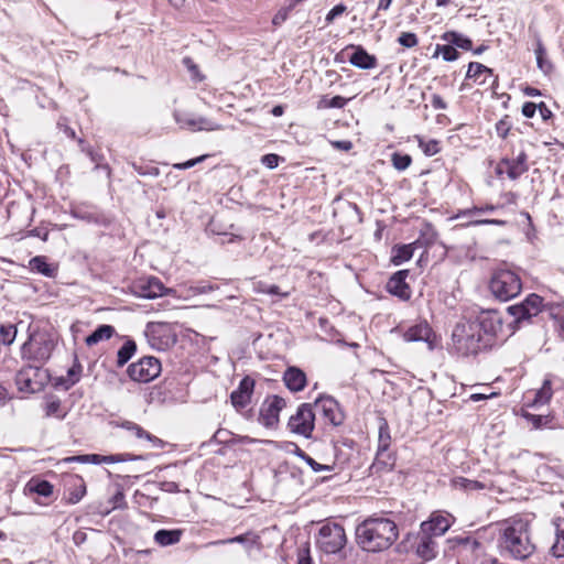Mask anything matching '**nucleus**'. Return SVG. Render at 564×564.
Here are the masks:
<instances>
[{
    "label": "nucleus",
    "mask_w": 564,
    "mask_h": 564,
    "mask_svg": "<svg viewBox=\"0 0 564 564\" xmlns=\"http://www.w3.org/2000/svg\"><path fill=\"white\" fill-rule=\"evenodd\" d=\"M531 533V522L522 516L518 514L503 520L499 524L498 539L501 552L514 560L529 558L535 551Z\"/></svg>",
    "instance_id": "1"
},
{
    "label": "nucleus",
    "mask_w": 564,
    "mask_h": 564,
    "mask_svg": "<svg viewBox=\"0 0 564 564\" xmlns=\"http://www.w3.org/2000/svg\"><path fill=\"white\" fill-rule=\"evenodd\" d=\"M356 543L367 552L388 550L399 538L397 523L386 517H369L356 528Z\"/></svg>",
    "instance_id": "2"
},
{
    "label": "nucleus",
    "mask_w": 564,
    "mask_h": 564,
    "mask_svg": "<svg viewBox=\"0 0 564 564\" xmlns=\"http://www.w3.org/2000/svg\"><path fill=\"white\" fill-rule=\"evenodd\" d=\"M453 350L462 356H476L479 352L489 349L486 340L479 334V328L471 321L457 323L452 334Z\"/></svg>",
    "instance_id": "3"
},
{
    "label": "nucleus",
    "mask_w": 564,
    "mask_h": 564,
    "mask_svg": "<svg viewBox=\"0 0 564 564\" xmlns=\"http://www.w3.org/2000/svg\"><path fill=\"white\" fill-rule=\"evenodd\" d=\"M523 143L521 140L518 149L511 145L509 152L496 163L495 175L497 178L501 181H518L529 171V154Z\"/></svg>",
    "instance_id": "4"
},
{
    "label": "nucleus",
    "mask_w": 564,
    "mask_h": 564,
    "mask_svg": "<svg viewBox=\"0 0 564 564\" xmlns=\"http://www.w3.org/2000/svg\"><path fill=\"white\" fill-rule=\"evenodd\" d=\"M489 290L496 299L507 302L521 293L522 281L517 272L499 268L490 278Z\"/></svg>",
    "instance_id": "5"
},
{
    "label": "nucleus",
    "mask_w": 564,
    "mask_h": 564,
    "mask_svg": "<svg viewBox=\"0 0 564 564\" xmlns=\"http://www.w3.org/2000/svg\"><path fill=\"white\" fill-rule=\"evenodd\" d=\"M347 544V535L344 527L337 522L324 523L316 536V546L325 554L339 553Z\"/></svg>",
    "instance_id": "6"
},
{
    "label": "nucleus",
    "mask_w": 564,
    "mask_h": 564,
    "mask_svg": "<svg viewBox=\"0 0 564 564\" xmlns=\"http://www.w3.org/2000/svg\"><path fill=\"white\" fill-rule=\"evenodd\" d=\"M144 336L153 349L162 351L170 349L177 341L173 324L166 322H149L145 325Z\"/></svg>",
    "instance_id": "7"
},
{
    "label": "nucleus",
    "mask_w": 564,
    "mask_h": 564,
    "mask_svg": "<svg viewBox=\"0 0 564 564\" xmlns=\"http://www.w3.org/2000/svg\"><path fill=\"white\" fill-rule=\"evenodd\" d=\"M315 411L312 403H302L290 416L288 429L291 433L311 438L315 429Z\"/></svg>",
    "instance_id": "8"
},
{
    "label": "nucleus",
    "mask_w": 564,
    "mask_h": 564,
    "mask_svg": "<svg viewBox=\"0 0 564 564\" xmlns=\"http://www.w3.org/2000/svg\"><path fill=\"white\" fill-rule=\"evenodd\" d=\"M127 373L131 380L137 382H150L161 373V362L155 357H143L131 364Z\"/></svg>",
    "instance_id": "9"
},
{
    "label": "nucleus",
    "mask_w": 564,
    "mask_h": 564,
    "mask_svg": "<svg viewBox=\"0 0 564 564\" xmlns=\"http://www.w3.org/2000/svg\"><path fill=\"white\" fill-rule=\"evenodd\" d=\"M471 322L478 326L479 334L486 340L488 348H491L496 343L498 333L502 330V322L498 313L486 312Z\"/></svg>",
    "instance_id": "10"
},
{
    "label": "nucleus",
    "mask_w": 564,
    "mask_h": 564,
    "mask_svg": "<svg viewBox=\"0 0 564 564\" xmlns=\"http://www.w3.org/2000/svg\"><path fill=\"white\" fill-rule=\"evenodd\" d=\"M542 308L543 297L531 293L521 303L509 306L508 312L514 317L516 322L520 323L538 316Z\"/></svg>",
    "instance_id": "11"
},
{
    "label": "nucleus",
    "mask_w": 564,
    "mask_h": 564,
    "mask_svg": "<svg viewBox=\"0 0 564 564\" xmlns=\"http://www.w3.org/2000/svg\"><path fill=\"white\" fill-rule=\"evenodd\" d=\"M286 406L284 398L273 394L268 395L259 412V422L265 427H274L280 421V412Z\"/></svg>",
    "instance_id": "12"
},
{
    "label": "nucleus",
    "mask_w": 564,
    "mask_h": 564,
    "mask_svg": "<svg viewBox=\"0 0 564 564\" xmlns=\"http://www.w3.org/2000/svg\"><path fill=\"white\" fill-rule=\"evenodd\" d=\"M312 404L315 414H321L327 423L334 426H338L343 423L344 414L340 411L338 402L333 397L321 395Z\"/></svg>",
    "instance_id": "13"
},
{
    "label": "nucleus",
    "mask_w": 564,
    "mask_h": 564,
    "mask_svg": "<svg viewBox=\"0 0 564 564\" xmlns=\"http://www.w3.org/2000/svg\"><path fill=\"white\" fill-rule=\"evenodd\" d=\"M132 289L135 295L145 299H154L163 296L173 292L167 289L159 278L148 276L135 280L132 284Z\"/></svg>",
    "instance_id": "14"
},
{
    "label": "nucleus",
    "mask_w": 564,
    "mask_h": 564,
    "mask_svg": "<svg viewBox=\"0 0 564 564\" xmlns=\"http://www.w3.org/2000/svg\"><path fill=\"white\" fill-rule=\"evenodd\" d=\"M256 381L250 376H245L236 390L230 393V402L237 412H242L252 401Z\"/></svg>",
    "instance_id": "15"
},
{
    "label": "nucleus",
    "mask_w": 564,
    "mask_h": 564,
    "mask_svg": "<svg viewBox=\"0 0 564 564\" xmlns=\"http://www.w3.org/2000/svg\"><path fill=\"white\" fill-rule=\"evenodd\" d=\"M466 82H471V85L494 87L498 82V76L494 74V69L479 62H470L467 67Z\"/></svg>",
    "instance_id": "16"
},
{
    "label": "nucleus",
    "mask_w": 564,
    "mask_h": 564,
    "mask_svg": "<svg viewBox=\"0 0 564 564\" xmlns=\"http://www.w3.org/2000/svg\"><path fill=\"white\" fill-rule=\"evenodd\" d=\"M410 275V271L399 270L394 272L388 280L386 290L391 295L398 297L400 301L406 302L412 297V289L410 284L406 282V279Z\"/></svg>",
    "instance_id": "17"
},
{
    "label": "nucleus",
    "mask_w": 564,
    "mask_h": 564,
    "mask_svg": "<svg viewBox=\"0 0 564 564\" xmlns=\"http://www.w3.org/2000/svg\"><path fill=\"white\" fill-rule=\"evenodd\" d=\"M402 337L405 341H424L433 349L436 344V334L426 321H420L408 327Z\"/></svg>",
    "instance_id": "18"
},
{
    "label": "nucleus",
    "mask_w": 564,
    "mask_h": 564,
    "mask_svg": "<svg viewBox=\"0 0 564 564\" xmlns=\"http://www.w3.org/2000/svg\"><path fill=\"white\" fill-rule=\"evenodd\" d=\"M348 51H352V53L348 55V61L355 67L360 69H372L378 66V58L375 55L369 54L364 46L348 44L340 53L347 54Z\"/></svg>",
    "instance_id": "19"
},
{
    "label": "nucleus",
    "mask_w": 564,
    "mask_h": 564,
    "mask_svg": "<svg viewBox=\"0 0 564 564\" xmlns=\"http://www.w3.org/2000/svg\"><path fill=\"white\" fill-rule=\"evenodd\" d=\"M397 464V452L394 449H377L375 459L370 465L371 475H382L394 469Z\"/></svg>",
    "instance_id": "20"
},
{
    "label": "nucleus",
    "mask_w": 564,
    "mask_h": 564,
    "mask_svg": "<svg viewBox=\"0 0 564 564\" xmlns=\"http://www.w3.org/2000/svg\"><path fill=\"white\" fill-rule=\"evenodd\" d=\"M65 494L64 498L68 505L79 502L86 495V484L79 475H67L64 478Z\"/></svg>",
    "instance_id": "21"
},
{
    "label": "nucleus",
    "mask_w": 564,
    "mask_h": 564,
    "mask_svg": "<svg viewBox=\"0 0 564 564\" xmlns=\"http://www.w3.org/2000/svg\"><path fill=\"white\" fill-rule=\"evenodd\" d=\"M282 381L286 389L293 393L303 391L307 387L306 373L296 366H289L282 375Z\"/></svg>",
    "instance_id": "22"
},
{
    "label": "nucleus",
    "mask_w": 564,
    "mask_h": 564,
    "mask_svg": "<svg viewBox=\"0 0 564 564\" xmlns=\"http://www.w3.org/2000/svg\"><path fill=\"white\" fill-rule=\"evenodd\" d=\"M553 395L552 382L544 380L538 390H529L523 398L524 408H539L549 403Z\"/></svg>",
    "instance_id": "23"
},
{
    "label": "nucleus",
    "mask_w": 564,
    "mask_h": 564,
    "mask_svg": "<svg viewBox=\"0 0 564 564\" xmlns=\"http://www.w3.org/2000/svg\"><path fill=\"white\" fill-rule=\"evenodd\" d=\"M218 543H220V544H232V543L242 544L246 552L249 554L253 551L261 552L264 549L260 533L254 532V531H248L243 534H239L234 538H229V539L219 541Z\"/></svg>",
    "instance_id": "24"
},
{
    "label": "nucleus",
    "mask_w": 564,
    "mask_h": 564,
    "mask_svg": "<svg viewBox=\"0 0 564 564\" xmlns=\"http://www.w3.org/2000/svg\"><path fill=\"white\" fill-rule=\"evenodd\" d=\"M119 426L127 430L128 432H130L131 435H133L138 440L147 441L151 448H162L164 446V443L162 440H160L155 435L149 433L142 426H140L139 424H137L132 421H128V420L122 421L119 424Z\"/></svg>",
    "instance_id": "25"
},
{
    "label": "nucleus",
    "mask_w": 564,
    "mask_h": 564,
    "mask_svg": "<svg viewBox=\"0 0 564 564\" xmlns=\"http://www.w3.org/2000/svg\"><path fill=\"white\" fill-rule=\"evenodd\" d=\"M131 457L128 454H116V455H99V454H91V455H78V456H70L65 458V462H78V463H93V464H115V463H121L130 459Z\"/></svg>",
    "instance_id": "26"
},
{
    "label": "nucleus",
    "mask_w": 564,
    "mask_h": 564,
    "mask_svg": "<svg viewBox=\"0 0 564 564\" xmlns=\"http://www.w3.org/2000/svg\"><path fill=\"white\" fill-rule=\"evenodd\" d=\"M451 486H452L453 489L460 490V491H464V492L479 491V490H485V489H491L492 488V484L491 482H486V481H480V480H473V479H468V478L463 477V476L454 477L451 480Z\"/></svg>",
    "instance_id": "27"
},
{
    "label": "nucleus",
    "mask_w": 564,
    "mask_h": 564,
    "mask_svg": "<svg viewBox=\"0 0 564 564\" xmlns=\"http://www.w3.org/2000/svg\"><path fill=\"white\" fill-rule=\"evenodd\" d=\"M420 246V241L416 240L414 242L408 245H395L391 250L390 261L394 265H401L402 263L412 259L415 249Z\"/></svg>",
    "instance_id": "28"
},
{
    "label": "nucleus",
    "mask_w": 564,
    "mask_h": 564,
    "mask_svg": "<svg viewBox=\"0 0 564 564\" xmlns=\"http://www.w3.org/2000/svg\"><path fill=\"white\" fill-rule=\"evenodd\" d=\"M35 378V369L32 364L23 367L15 376V384L20 392L33 393V379Z\"/></svg>",
    "instance_id": "29"
},
{
    "label": "nucleus",
    "mask_w": 564,
    "mask_h": 564,
    "mask_svg": "<svg viewBox=\"0 0 564 564\" xmlns=\"http://www.w3.org/2000/svg\"><path fill=\"white\" fill-rule=\"evenodd\" d=\"M535 57H536V66L546 76H550L554 72V65L551 59L547 57V51L540 37L535 41L534 48Z\"/></svg>",
    "instance_id": "30"
},
{
    "label": "nucleus",
    "mask_w": 564,
    "mask_h": 564,
    "mask_svg": "<svg viewBox=\"0 0 564 564\" xmlns=\"http://www.w3.org/2000/svg\"><path fill=\"white\" fill-rule=\"evenodd\" d=\"M116 334V329L112 325L102 324L99 325L89 336L86 337L85 344L88 347H93L100 341L109 340Z\"/></svg>",
    "instance_id": "31"
},
{
    "label": "nucleus",
    "mask_w": 564,
    "mask_h": 564,
    "mask_svg": "<svg viewBox=\"0 0 564 564\" xmlns=\"http://www.w3.org/2000/svg\"><path fill=\"white\" fill-rule=\"evenodd\" d=\"M183 531L181 529L166 530L161 529L154 534V542L160 546H169L181 541Z\"/></svg>",
    "instance_id": "32"
},
{
    "label": "nucleus",
    "mask_w": 564,
    "mask_h": 564,
    "mask_svg": "<svg viewBox=\"0 0 564 564\" xmlns=\"http://www.w3.org/2000/svg\"><path fill=\"white\" fill-rule=\"evenodd\" d=\"M441 39L449 44H453L455 47H458L464 51L473 50V41L456 32V31H446L441 35Z\"/></svg>",
    "instance_id": "33"
},
{
    "label": "nucleus",
    "mask_w": 564,
    "mask_h": 564,
    "mask_svg": "<svg viewBox=\"0 0 564 564\" xmlns=\"http://www.w3.org/2000/svg\"><path fill=\"white\" fill-rule=\"evenodd\" d=\"M44 412L46 416H53L58 420L64 419L67 414V411L62 406V402L56 395H50L45 399Z\"/></svg>",
    "instance_id": "34"
},
{
    "label": "nucleus",
    "mask_w": 564,
    "mask_h": 564,
    "mask_svg": "<svg viewBox=\"0 0 564 564\" xmlns=\"http://www.w3.org/2000/svg\"><path fill=\"white\" fill-rule=\"evenodd\" d=\"M378 430L377 449H393L390 426L384 417H380Z\"/></svg>",
    "instance_id": "35"
},
{
    "label": "nucleus",
    "mask_w": 564,
    "mask_h": 564,
    "mask_svg": "<svg viewBox=\"0 0 564 564\" xmlns=\"http://www.w3.org/2000/svg\"><path fill=\"white\" fill-rule=\"evenodd\" d=\"M352 98L354 97L345 98L339 95L334 96V97H328L327 95H323L318 99V101L316 104V108L318 110H325V109H329V108L343 109L348 104V101L351 100Z\"/></svg>",
    "instance_id": "36"
},
{
    "label": "nucleus",
    "mask_w": 564,
    "mask_h": 564,
    "mask_svg": "<svg viewBox=\"0 0 564 564\" xmlns=\"http://www.w3.org/2000/svg\"><path fill=\"white\" fill-rule=\"evenodd\" d=\"M137 351V344L129 339L119 348L117 352V365L122 367L126 365Z\"/></svg>",
    "instance_id": "37"
},
{
    "label": "nucleus",
    "mask_w": 564,
    "mask_h": 564,
    "mask_svg": "<svg viewBox=\"0 0 564 564\" xmlns=\"http://www.w3.org/2000/svg\"><path fill=\"white\" fill-rule=\"evenodd\" d=\"M440 55L446 62H454L459 58V52L453 44H437L432 57L437 58Z\"/></svg>",
    "instance_id": "38"
},
{
    "label": "nucleus",
    "mask_w": 564,
    "mask_h": 564,
    "mask_svg": "<svg viewBox=\"0 0 564 564\" xmlns=\"http://www.w3.org/2000/svg\"><path fill=\"white\" fill-rule=\"evenodd\" d=\"M530 408L522 406L521 409V415L532 424L533 429H541L543 426H546L552 420L549 415L544 414H534L529 412Z\"/></svg>",
    "instance_id": "39"
},
{
    "label": "nucleus",
    "mask_w": 564,
    "mask_h": 564,
    "mask_svg": "<svg viewBox=\"0 0 564 564\" xmlns=\"http://www.w3.org/2000/svg\"><path fill=\"white\" fill-rule=\"evenodd\" d=\"M59 265L57 262H48L44 256H37V273L47 278H55L58 273Z\"/></svg>",
    "instance_id": "40"
},
{
    "label": "nucleus",
    "mask_w": 564,
    "mask_h": 564,
    "mask_svg": "<svg viewBox=\"0 0 564 564\" xmlns=\"http://www.w3.org/2000/svg\"><path fill=\"white\" fill-rule=\"evenodd\" d=\"M451 527L449 520L444 516H435L429 522V530L433 535L444 534Z\"/></svg>",
    "instance_id": "41"
},
{
    "label": "nucleus",
    "mask_w": 564,
    "mask_h": 564,
    "mask_svg": "<svg viewBox=\"0 0 564 564\" xmlns=\"http://www.w3.org/2000/svg\"><path fill=\"white\" fill-rule=\"evenodd\" d=\"M419 148L423 151V153L427 156H433L441 152L442 147L441 142L435 139L425 140L422 137H416Z\"/></svg>",
    "instance_id": "42"
},
{
    "label": "nucleus",
    "mask_w": 564,
    "mask_h": 564,
    "mask_svg": "<svg viewBox=\"0 0 564 564\" xmlns=\"http://www.w3.org/2000/svg\"><path fill=\"white\" fill-rule=\"evenodd\" d=\"M299 3L300 2H295V0H290V2L286 6L279 9L278 12L274 14L272 19V24L274 26H279L282 23H284Z\"/></svg>",
    "instance_id": "43"
},
{
    "label": "nucleus",
    "mask_w": 564,
    "mask_h": 564,
    "mask_svg": "<svg viewBox=\"0 0 564 564\" xmlns=\"http://www.w3.org/2000/svg\"><path fill=\"white\" fill-rule=\"evenodd\" d=\"M495 130L500 139L506 140L512 130V121L510 116L505 115L501 119H499L495 124Z\"/></svg>",
    "instance_id": "44"
},
{
    "label": "nucleus",
    "mask_w": 564,
    "mask_h": 564,
    "mask_svg": "<svg viewBox=\"0 0 564 564\" xmlns=\"http://www.w3.org/2000/svg\"><path fill=\"white\" fill-rule=\"evenodd\" d=\"M299 456L315 471H332L335 469V464L328 465V464H319L317 463L313 457H311L305 452L301 451L299 453Z\"/></svg>",
    "instance_id": "45"
},
{
    "label": "nucleus",
    "mask_w": 564,
    "mask_h": 564,
    "mask_svg": "<svg viewBox=\"0 0 564 564\" xmlns=\"http://www.w3.org/2000/svg\"><path fill=\"white\" fill-rule=\"evenodd\" d=\"M182 63L191 74L193 80L203 82L205 79V75L200 72L199 66L195 63V61L192 57H183Z\"/></svg>",
    "instance_id": "46"
},
{
    "label": "nucleus",
    "mask_w": 564,
    "mask_h": 564,
    "mask_svg": "<svg viewBox=\"0 0 564 564\" xmlns=\"http://www.w3.org/2000/svg\"><path fill=\"white\" fill-rule=\"evenodd\" d=\"M391 162L394 169L398 171H404L411 165L412 158L409 154L394 152L391 155Z\"/></svg>",
    "instance_id": "47"
},
{
    "label": "nucleus",
    "mask_w": 564,
    "mask_h": 564,
    "mask_svg": "<svg viewBox=\"0 0 564 564\" xmlns=\"http://www.w3.org/2000/svg\"><path fill=\"white\" fill-rule=\"evenodd\" d=\"M17 336V328L13 325H2L0 327V346L10 345Z\"/></svg>",
    "instance_id": "48"
},
{
    "label": "nucleus",
    "mask_w": 564,
    "mask_h": 564,
    "mask_svg": "<svg viewBox=\"0 0 564 564\" xmlns=\"http://www.w3.org/2000/svg\"><path fill=\"white\" fill-rule=\"evenodd\" d=\"M397 42L404 48H413L419 44V37L413 32H401Z\"/></svg>",
    "instance_id": "49"
},
{
    "label": "nucleus",
    "mask_w": 564,
    "mask_h": 564,
    "mask_svg": "<svg viewBox=\"0 0 564 564\" xmlns=\"http://www.w3.org/2000/svg\"><path fill=\"white\" fill-rule=\"evenodd\" d=\"M551 316L557 323L560 330L564 333V302L551 307Z\"/></svg>",
    "instance_id": "50"
},
{
    "label": "nucleus",
    "mask_w": 564,
    "mask_h": 564,
    "mask_svg": "<svg viewBox=\"0 0 564 564\" xmlns=\"http://www.w3.org/2000/svg\"><path fill=\"white\" fill-rule=\"evenodd\" d=\"M80 371H82V366L79 364L74 365L72 368L68 369V371H67L68 378L66 380V388H69L79 381Z\"/></svg>",
    "instance_id": "51"
},
{
    "label": "nucleus",
    "mask_w": 564,
    "mask_h": 564,
    "mask_svg": "<svg viewBox=\"0 0 564 564\" xmlns=\"http://www.w3.org/2000/svg\"><path fill=\"white\" fill-rule=\"evenodd\" d=\"M259 292L265 293V294H271V295H278L280 297H288L290 295V292H282L280 286H278L275 284H272V285L260 284Z\"/></svg>",
    "instance_id": "52"
},
{
    "label": "nucleus",
    "mask_w": 564,
    "mask_h": 564,
    "mask_svg": "<svg viewBox=\"0 0 564 564\" xmlns=\"http://www.w3.org/2000/svg\"><path fill=\"white\" fill-rule=\"evenodd\" d=\"M282 161H284V159L275 153H268L261 158V163L268 169H275Z\"/></svg>",
    "instance_id": "53"
},
{
    "label": "nucleus",
    "mask_w": 564,
    "mask_h": 564,
    "mask_svg": "<svg viewBox=\"0 0 564 564\" xmlns=\"http://www.w3.org/2000/svg\"><path fill=\"white\" fill-rule=\"evenodd\" d=\"M552 552L556 557L564 556V530L557 533L556 540L552 545Z\"/></svg>",
    "instance_id": "54"
},
{
    "label": "nucleus",
    "mask_w": 564,
    "mask_h": 564,
    "mask_svg": "<svg viewBox=\"0 0 564 564\" xmlns=\"http://www.w3.org/2000/svg\"><path fill=\"white\" fill-rule=\"evenodd\" d=\"M347 10V7L343 3H339L337 6H335L327 14H326V23L327 24H330L334 22V20L341 15L343 13H345Z\"/></svg>",
    "instance_id": "55"
},
{
    "label": "nucleus",
    "mask_w": 564,
    "mask_h": 564,
    "mask_svg": "<svg viewBox=\"0 0 564 564\" xmlns=\"http://www.w3.org/2000/svg\"><path fill=\"white\" fill-rule=\"evenodd\" d=\"M55 344L53 339L44 340L43 347H37V358L47 359Z\"/></svg>",
    "instance_id": "56"
},
{
    "label": "nucleus",
    "mask_w": 564,
    "mask_h": 564,
    "mask_svg": "<svg viewBox=\"0 0 564 564\" xmlns=\"http://www.w3.org/2000/svg\"><path fill=\"white\" fill-rule=\"evenodd\" d=\"M33 334L29 335V340L25 341L21 348L22 358L29 361L33 360V344H32Z\"/></svg>",
    "instance_id": "57"
},
{
    "label": "nucleus",
    "mask_w": 564,
    "mask_h": 564,
    "mask_svg": "<svg viewBox=\"0 0 564 564\" xmlns=\"http://www.w3.org/2000/svg\"><path fill=\"white\" fill-rule=\"evenodd\" d=\"M208 156H209L208 154H204V155L197 156L195 159H191L186 162L174 164V167L177 170H186V169H189V167L196 165L197 163L203 162Z\"/></svg>",
    "instance_id": "58"
},
{
    "label": "nucleus",
    "mask_w": 564,
    "mask_h": 564,
    "mask_svg": "<svg viewBox=\"0 0 564 564\" xmlns=\"http://www.w3.org/2000/svg\"><path fill=\"white\" fill-rule=\"evenodd\" d=\"M53 485L46 480L37 481V496L50 497L53 494Z\"/></svg>",
    "instance_id": "59"
},
{
    "label": "nucleus",
    "mask_w": 564,
    "mask_h": 564,
    "mask_svg": "<svg viewBox=\"0 0 564 564\" xmlns=\"http://www.w3.org/2000/svg\"><path fill=\"white\" fill-rule=\"evenodd\" d=\"M538 110V104L527 101L523 104L521 112L525 118H533Z\"/></svg>",
    "instance_id": "60"
},
{
    "label": "nucleus",
    "mask_w": 564,
    "mask_h": 564,
    "mask_svg": "<svg viewBox=\"0 0 564 564\" xmlns=\"http://www.w3.org/2000/svg\"><path fill=\"white\" fill-rule=\"evenodd\" d=\"M538 110H539L540 116L543 121L546 122L553 118L552 110L546 106V104L544 101H541L540 104H538Z\"/></svg>",
    "instance_id": "61"
},
{
    "label": "nucleus",
    "mask_w": 564,
    "mask_h": 564,
    "mask_svg": "<svg viewBox=\"0 0 564 564\" xmlns=\"http://www.w3.org/2000/svg\"><path fill=\"white\" fill-rule=\"evenodd\" d=\"M431 105L434 109L443 110L447 108L446 101L443 99V97L438 94H434L431 97Z\"/></svg>",
    "instance_id": "62"
},
{
    "label": "nucleus",
    "mask_w": 564,
    "mask_h": 564,
    "mask_svg": "<svg viewBox=\"0 0 564 564\" xmlns=\"http://www.w3.org/2000/svg\"><path fill=\"white\" fill-rule=\"evenodd\" d=\"M110 503H111V509H116V508H120V507H123L126 506V500H124V495L122 491H117L111 500H110Z\"/></svg>",
    "instance_id": "63"
},
{
    "label": "nucleus",
    "mask_w": 564,
    "mask_h": 564,
    "mask_svg": "<svg viewBox=\"0 0 564 564\" xmlns=\"http://www.w3.org/2000/svg\"><path fill=\"white\" fill-rule=\"evenodd\" d=\"M332 145L341 151H350L352 149V142L350 140L332 141Z\"/></svg>",
    "instance_id": "64"
}]
</instances>
